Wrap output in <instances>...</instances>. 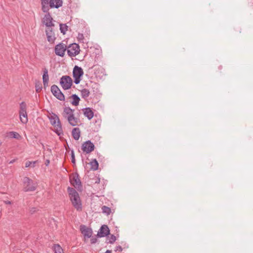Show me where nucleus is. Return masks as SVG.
<instances>
[{
  "instance_id": "obj_33",
  "label": "nucleus",
  "mask_w": 253,
  "mask_h": 253,
  "mask_svg": "<svg viewBox=\"0 0 253 253\" xmlns=\"http://www.w3.org/2000/svg\"><path fill=\"white\" fill-rule=\"evenodd\" d=\"M42 10L44 12H47L48 10V5L45 4V5H42Z\"/></svg>"
},
{
  "instance_id": "obj_34",
  "label": "nucleus",
  "mask_w": 253,
  "mask_h": 253,
  "mask_svg": "<svg viewBox=\"0 0 253 253\" xmlns=\"http://www.w3.org/2000/svg\"><path fill=\"white\" fill-rule=\"evenodd\" d=\"M77 38H78V40L80 42L83 41V40L84 39V35L83 34H81V33L78 34Z\"/></svg>"
},
{
  "instance_id": "obj_13",
  "label": "nucleus",
  "mask_w": 253,
  "mask_h": 253,
  "mask_svg": "<svg viewBox=\"0 0 253 253\" xmlns=\"http://www.w3.org/2000/svg\"><path fill=\"white\" fill-rule=\"evenodd\" d=\"M74 110L69 107H66L64 108L62 115L64 119L67 120L74 114Z\"/></svg>"
},
{
  "instance_id": "obj_23",
  "label": "nucleus",
  "mask_w": 253,
  "mask_h": 253,
  "mask_svg": "<svg viewBox=\"0 0 253 253\" xmlns=\"http://www.w3.org/2000/svg\"><path fill=\"white\" fill-rule=\"evenodd\" d=\"M90 165L91 166V169L93 170H96L98 168V163L96 159L93 160L90 162Z\"/></svg>"
},
{
  "instance_id": "obj_40",
  "label": "nucleus",
  "mask_w": 253,
  "mask_h": 253,
  "mask_svg": "<svg viewBox=\"0 0 253 253\" xmlns=\"http://www.w3.org/2000/svg\"><path fill=\"white\" fill-rule=\"evenodd\" d=\"M4 203L6 204H9V205L11 204V202L9 201H4Z\"/></svg>"
},
{
  "instance_id": "obj_6",
  "label": "nucleus",
  "mask_w": 253,
  "mask_h": 253,
  "mask_svg": "<svg viewBox=\"0 0 253 253\" xmlns=\"http://www.w3.org/2000/svg\"><path fill=\"white\" fill-rule=\"evenodd\" d=\"M60 83L62 88L65 90H67L71 88L73 81L69 76H64L61 78Z\"/></svg>"
},
{
  "instance_id": "obj_19",
  "label": "nucleus",
  "mask_w": 253,
  "mask_h": 253,
  "mask_svg": "<svg viewBox=\"0 0 253 253\" xmlns=\"http://www.w3.org/2000/svg\"><path fill=\"white\" fill-rule=\"evenodd\" d=\"M19 118L22 123L26 124L28 121L27 113V112H21L19 113Z\"/></svg>"
},
{
  "instance_id": "obj_24",
  "label": "nucleus",
  "mask_w": 253,
  "mask_h": 253,
  "mask_svg": "<svg viewBox=\"0 0 253 253\" xmlns=\"http://www.w3.org/2000/svg\"><path fill=\"white\" fill-rule=\"evenodd\" d=\"M81 93L82 97L84 99L87 98L90 94L89 90L86 88L81 90Z\"/></svg>"
},
{
  "instance_id": "obj_18",
  "label": "nucleus",
  "mask_w": 253,
  "mask_h": 253,
  "mask_svg": "<svg viewBox=\"0 0 253 253\" xmlns=\"http://www.w3.org/2000/svg\"><path fill=\"white\" fill-rule=\"evenodd\" d=\"M83 112L84 116L87 117L88 120H91L93 117V112L90 108H84L83 109Z\"/></svg>"
},
{
  "instance_id": "obj_22",
  "label": "nucleus",
  "mask_w": 253,
  "mask_h": 253,
  "mask_svg": "<svg viewBox=\"0 0 253 253\" xmlns=\"http://www.w3.org/2000/svg\"><path fill=\"white\" fill-rule=\"evenodd\" d=\"M70 97L72 99L71 103L73 105L77 106L79 105L80 98L77 95L73 94Z\"/></svg>"
},
{
  "instance_id": "obj_7",
  "label": "nucleus",
  "mask_w": 253,
  "mask_h": 253,
  "mask_svg": "<svg viewBox=\"0 0 253 253\" xmlns=\"http://www.w3.org/2000/svg\"><path fill=\"white\" fill-rule=\"evenodd\" d=\"M51 91L53 95L58 99L63 101L65 100V96L61 91L58 87L56 85H53L51 87Z\"/></svg>"
},
{
  "instance_id": "obj_41",
  "label": "nucleus",
  "mask_w": 253,
  "mask_h": 253,
  "mask_svg": "<svg viewBox=\"0 0 253 253\" xmlns=\"http://www.w3.org/2000/svg\"><path fill=\"white\" fill-rule=\"evenodd\" d=\"M15 161V160H13L12 161H11L10 162H9V164H12L13 163H14Z\"/></svg>"
},
{
  "instance_id": "obj_14",
  "label": "nucleus",
  "mask_w": 253,
  "mask_h": 253,
  "mask_svg": "<svg viewBox=\"0 0 253 253\" xmlns=\"http://www.w3.org/2000/svg\"><path fill=\"white\" fill-rule=\"evenodd\" d=\"M109 229L106 225H102L97 233V236L99 237H103L108 235L109 234Z\"/></svg>"
},
{
  "instance_id": "obj_17",
  "label": "nucleus",
  "mask_w": 253,
  "mask_h": 253,
  "mask_svg": "<svg viewBox=\"0 0 253 253\" xmlns=\"http://www.w3.org/2000/svg\"><path fill=\"white\" fill-rule=\"evenodd\" d=\"M62 5V0H50V8H58Z\"/></svg>"
},
{
  "instance_id": "obj_42",
  "label": "nucleus",
  "mask_w": 253,
  "mask_h": 253,
  "mask_svg": "<svg viewBox=\"0 0 253 253\" xmlns=\"http://www.w3.org/2000/svg\"><path fill=\"white\" fill-rule=\"evenodd\" d=\"M49 163V160H47L46 161V165L47 166Z\"/></svg>"
},
{
  "instance_id": "obj_28",
  "label": "nucleus",
  "mask_w": 253,
  "mask_h": 253,
  "mask_svg": "<svg viewBox=\"0 0 253 253\" xmlns=\"http://www.w3.org/2000/svg\"><path fill=\"white\" fill-rule=\"evenodd\" d=\"M9 135L10 137L14 138L19 139L20 137V135L19 133L14 131H10L9 133Z\"/></svg>"
},
{
  "instance_id": "obj_11",
  "label": "nucleus",
  "mask_w": 253,
  "mask_h": 253,
  "mask_svg": "<svg viewBox=\"0 0 253 253\" xmlns=\"http://www.w3.org/2000/svg\"><path fill=\"white\" fill-rule=\"evenodd\" d=\"M80 230L85 238H89L91 237L92 234L91 229L86 227L84 225H82L80 226Z\"/></svg>"
},
{
  "instance_id": "obj_30",
  "label": "nucleus",
  "mask_w": 253,
  "mask_h": 253,
  "mask_svg": "<svg viewBox=\"0 0 253 253\" xmlns=\"http://www.w3.org/2000/svg\"><path fill=\"white\" fill-rule=\"evenodd\" d=\"M116 240V237L114 235H112L110 236V237H109V238L108 239V240H109L108 242L109 243L112 244L115 242Z\"/></svg>"
},
{
  "instance_id": "obj_32",
  "label": "nucleus",
  "mask_w": 253,
  "mask_h": 253,
  "mask_svg": "<svg viewBox=\"0 0 253 253\" xmlns=\"http://www.w3.org/2000/svg\"><path fill=\"white\" fill-rule=\"evenodd\" d=\"M35 87H36V91L38 92H40L42 88L41 84H36Z\"/></svg>"
},
{
  "instance_id": "obj_21",
  "label": "nucleus",
  "mask_w": 253,
  "mask_h": 253,
  "mask_svg": "<svg viewBox=\"0 0 253 253\" xmlns=\"http://www.w3.org/2000/svg\"><path fill=\"white\" fill-rule=\"evenodd\" d=\"M48 79L49 77L48 75V70L46 69H44L42 76L43 84L44 86H47Z\"/></svg>"
},
{
  "instance_id": "obj_37",
  "label": "nucleus",
  "mask_w": 253,
  "mask_h": 253,
  "mask_svg": "<svg viewBox=\"0 0 253 253\" xmlns=\"http://www.w3.org/2000/svg\"><path fill=\"white\" fill-rule=\"evenodd\" d=\"M96 241H97V239L95 237H92L90 239L91 244H94V243H96Z\"/></svg>"
},
{
  "instance_id": "obj_38",
  "label": "nucleus",
  "mask_w": 253,
  "mask_h": 253,
  "mask_svg": "<svg viewBox=\"0 0 253 253\" xmlns=\"http://www.w3.org/2000/svg\"><path fill=\"white\" fill-rule=\"evenodd\" d=\"M123 250V249L121 246H119L116 247V251H118L119 252H122Z\"/></svg>"
},
{
  "instance_id": "obj_1",
  "label": "nucleus",
  "mask_w": 253,
  "mask_h": 253,
  "mask_svg": "<svg viewBox=\"0 0 253 253\" xmlns=\"http://www.w3.org/2000/svg\"><path fill=\"white\" fill-rule=\"evenodd\" d=\"M68 191L73 206L77 210H82V204L78 192L73 188L68 187Z\"/></svg>"
},
{
  "instance_id": "obj_8",
  "label": "nucleus",
  "mask_w": 253,
  "mask_h": 253,
  "mask_svg": "<svg viewBox=\"0 0 253 253\" xmlns=\"http://www.w3.org/2000/svg\"><path fill=\"white\" fill-rule=\"evenodd\" d=\"M67 50V45L63 43H60L55 47V53L57 55L63 57Z\"/></svg>"
},
{
  "instance_id": "obj_3",
  "label": "nucleus",
  "mask_w": 253,
  "mask_h": 253,
  "mask_svg": "<svg viewBox=\"0 0 253 253\" xmlns=\"http://www.w3.org/2000/svg\"><path fill=\"white\" fill-rule=\"evenodd\" d=\"M24 189L25 191H33L36 189L37 184L27 177L23 178Z\"/></svg>"
},
{
  "instance_id": "obj_15",
  "label": "nucleus",
  "mask_w": 253,
  "mask_h": 253,
  "mask_svg": "<svg viewBox=\"0 0 253 253\" xmlns=\"http://www.w3.org/2000/svg\"><path fill=\"white\" fill-rule=\"evenodd\" d=\"M45 32L48 41L50 42H53L55 38L54 34L52 31V27L47 28Z\"/></svg>"
},
{
  "instance_id": "obj_39",
  "label": "nucleus",
  "mask_w": 253,
  "mask_h": 253,
  "mask_svg": "<svg viewBox=\"0 0 253 253\" xmlns=\"http://www.w3.org/2000/svg\"><path fill=\"white\" fill-rule=\"evenodd\" d=\"M36 211V209L35 208H33L31 209L30 211L32 213H34Z\"/></svg>"
},
{
  "instance_id": "obj_36",
  "label": "nucleus",
  "mask_w": 253,
  "mask_h": 253,
  "mask_svg": "<svg viewBox=\"0 0 253 253\" xmlns=\"http://www.w3.org/2000/svg\"><path fill=\"white\" fill-rule=\"evenodd\" d=\"M50 5V0H42V5Z\"/></svg>"
},
{
  "instance_id": "obj_31",
  "label": "nucleus",
  "mask_w": 253,
  "mask_h": 253,
  "mask_svg": "<svg viewBox=\"0 0 253 253\" xmlns=\"http://www.w3.org/2000/svg\"><path fill=\"white\" fill-rule=\"evenodd\" d=\"M36 163V162H30V161H27L25 163V167L26 168L29 167L32 165V167H34V165Z\"/></svg>"
},
{
  "instance_id": "obj_10",
  "label": "nucleus",
  "mask_w": 253,
  "mask_h": 253,
  "mask_svg": "<svg viewBox=\"0 0 253 253\" xmlns=\"http://www.w3.org/2000/svg\"><path fill=\"white\" fill-rule=\"evenodd\" d=\"M52 20V18L48 13L44 15V17L43 18L42 22L47 28H51L54 26Z\"/></svg>"
},
{
  "instance_id": "obj_16",
  "label": "nucleus",
  "mask_w": 253,
  "mask_h": 253,
  "mask_svg": "<svg viewBox=\"0 0 253 253\" xmlns=\"http://www.w3.org/2000/svg\"><path fill=\"white\" fill-rule=\"evenodd\" d=\"M68 123L72 126H77L80 123V120L79 118L76 117L74 114L68 119L67 120Z\"/></svg>"
},
{
  "instance_id": "obj_4",
  "label": "nucleus",
  "mask_w": 253,
  "mask_h": 253,
  "mask_svg": "<svg viewBox=\"0 0 253 253\" xmlns=\"http://www.w3.org/2000/svg\"><path fill=\"white\" fill-rule=\"evenodd\" d=\"M73 77L74 78V83L75 84H79L81 80V77L84 75L83 70L81 67L75 66L73 71Z\"/></svg>"
},
{
  "instance_id": "obj_9",
  "label": "nucleus",
  "mask_w": 253,
  "mask_h": 253,
  "mask_svg": "<svg viewBox=\"0 0 253 253\" xmlns=\"http://www.w3.org/2000/svg\"><path fill=\"white\" fill-rule=\"evenodd\" d=\"M94 145L90 141H87L82 145V150L86 153H89L94 150Z\"/></svg>"
},
{
  "instance_id": "obj_5",
  "label": "nucleus",
  "mask_w": 253,
  "mask_h": 253,
  "mask_svg": "<svg viewBox=\"0 0 253 253\" xmlns=\"http://www.w3.org/2000/svg\"><path fill=\"white\" fill-rule=\"evenodd\" d=\"M68 55L70 57H74L78 55L80 51V46L77 43H72L67 47Z\"/></svg>"
},
{
  "instance_id": "obj_29",
  "label": "nucleus",
  "mask_w": 253,
  "mask_h": 253,
  "mask_svg": "<svg viewBox=\"0 0 253 253\" xmlns=\"http://www.w3.org/2000/svg\"><path fill=\"white\" fill-rule=\"evenodd\" d=\"M67 26L65 24H60V30L61 32L63 34H65L67 30Z\"/></svg>"
},
{
  "instance_id": "obj_35",
  "label": "nucleus",
  "mask_w": 253,
  "mask_h": 253,
  "mask_svg": "<svg viewBox=\"0 0 253 253\" xmlns=\"http://www.w3.org/2000/svg\"><path fill=\"white\" fill-rule=\"evenodd\" d=\"M71 158H72V163H73L74 164H75V155H74V151H72L71 152Z\"/></svg>"
},
{
  "instance_id": "obj_25",
  "label": "nucleus",
  "mask_w": 253,
  "mask_h": 253,
  "mask_svg": "<svg viewBox=\"0 0 253 253\" xmlns=\"http://www.w3.org/2000/svg\"><path fill=\"white\" fill-rule=\"evenodd\" d=\"M27 112V105L25 102H22L20 104L19 113Z\"/></svg>"
},
{
  "instance_id": "obj_12",
  "label": "nucleus",
  "mask_w": 253,
  "mask_h": 253,
  "mask_svg": "<svg viewBox=\"0 0 253 253\" xmlns=\"http://www.w3.org/2000/svg\"><path fill=\"white\" fill-rule=\"evenodd\" d=\"M70 182L76 188L81 187V182L78 174L73 175L70 177Z\"/></svg>"
},
{
  "instance_id": "obj_2",
  "label": "nucleus",
  "mask_w": 253,
  "mask_h": 253,
  "mask_svg": "<svg viewBox=\"0 0 253 253\" xmlns=\"http://www.w3.org/2000/svg\"><path fill=\"white\" fill-rule=\"evenodd\" d=\"M51 124L54 126L56 133L60 135L63 133L61 124L58 116L55 114H53L49 117Z\"/></svg>"
},
{
  "instance_id": "obj_27",
  "label": "nucleus",
  "mask_w": 253,
  "mask_h": 253,
  "mask_svg": "<svg viewBox=\"0 0 253 253\" xmlns=\"http://www.w3.org/2000/svg\"><path fill=\"white\" fill-rule=\"evenodd\" d=\"M102 212L107 215L110 214L111 212V209L108 207L104 206L102 207Z\"/></svg>"
},
{
  "instance_id": "obj_20",
  "label": "nucleus",
  "mask_w": 253,
  "mask_h": 253,
  "mask_svg": "<svg viewBox=\"0 0 253 253\" xmlns=\"http://www.w3.org/2000/svg\"><path fill=\"white\" fill-rule=\"evenodd\" d=\"M72 136L73 138L76 140H78L80 138L81 131L80 128L78 127H76L73 128L72 130Z\"/></svg>"
},
{
  "instance_id": "obj_26",
  "label": "nucleus",
  "mask_w": 253,
  "mask_h": 253,
  "mask_svg": "<svg viewBox=\"0 0 253 253\" xmlns=\"http://www.w3.org/2000/svg\"><path fill=\"white\" fill-rule=\"evenodd\" d=\"M54 253H63V250L59 245H55L53 247Z\"/></svg>"
}]
</instances>
